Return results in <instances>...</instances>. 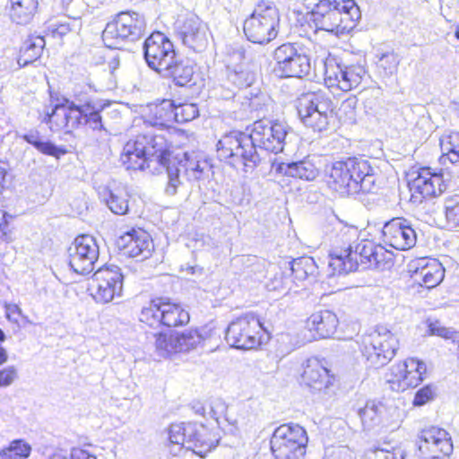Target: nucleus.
I'll use <instances>...</instances> for the list:
<instances>
[{"instance_id": "obj_1", "label": "nucleus", "mask_w": 459, "mask_h": 459, "mask_svg": "<svg viewBox=\"0 0 459 459\" xmlns=\"http://www.w3.org/2000/svg\"><path fill=\"white\" fill-rule=\"evenodd\" d=\"M170 131H146L127 140L119 155V161L126 170L144 171L159 168L168 173V188L175 193L180 177H189L198 170V164L187 157L177 144Z\"/></svg>"}, {"instance_id": "obj_2", "label": "nucleus", "mask_w": 459, "mask_h": 459, "mask_svg": "<svg viewBox=\"0 0 459 459\" xmlns=\"http://www.w3.org/2000/svg\"><path fill=\"white\" fill-rule=\"evenodd\" d=\"M358 238L359 230L354 226L343 225L336 233L328 255V266L333 274L385 267L393 263V252L368 238L354 244Z\"/></svg>"}, {"instance_id": "obj_3", "label": "nucleus", "mask_w": 459, "mask_h": 459, "mask_svg": "<svg viewBox=\"0 0 459 459\" xmlns=\"http://www.w3.org/2000/svg\"><path fill=\"white\" fill-rule=\"evenodd\" d=\"M167 434L165 446L171 456H177L183 449H186L204 458L216 448L220 441L215 424L204 418L172 422L168 426Z\"/></svg>"}, {"instance_id": "obj_4", "label": "nucleus", "mask_w": 459, "mask_h": 459, "mask_svg": "<svg viewBox=\"0 0 459 459\" xmlns=\"http://www.w3.org/2000/svg\"><path fill=\"white\" fill-rule=\"evenodd\" d=\"M308 15L316 31L337 37L351 32L361 18L355 0H317Z\"/></svg>"}, {"instance_id": "obj_5", "label": "nucleus", "mask_w": 459, "mask_h": 459, "mask_svg": "<svg viewBox=\"0 0 459 459\" xmlns=\"http://www.w3.org/2000/svg\"><path fill=\"white\" fill-rule=\"evenodd\" d=\"M372 168L368 160L348 157L333 162L325 173V183L333 192L342 196L359 194L362 183L370 176Z\"/></svg>"}, {"instance_id": "obj_6", "label": "nucleus", "mask_w": 459, "mask_h": 459, "mask_svg": "<svg viewBox=\"0 0 459 459\" xmlns=\"http://www.w3.org/2000/svg\"><path fill=\"white\" fill-rule=\"evenodd\" d=\"M358 349L368 368L379 369L397 355L400 340L397 334L390 329L377 325L369 333L359 337Z\"/></svg>"}, {"instance_id": "obj_7", "label": "nucleus", "mask_w": 459, "mask_h": 459, "mask_svg": "<svg viewBox=\"0 0 459 459\" xmlns=\"http://www.w3.org/2000/svg\"><path fill=\"white\" fill-rule=\"evenodd\" d=\"M139 322L150 329H176L186 326L190 314L179 302L168 297H154L143 306L139 314Z\"/></svg>"}, {"instance_id": "obj_8", "label": "nucleus", "mask_w": 459, "mask_h": 459, "mask_svg": "<svg viewBox=\"0 0 459 459\" xmlns=\"http://www.w3.org/2000/svg\"><path fill=\"white\" fill-rule=\"evenodd\" d=\"M280 22L281 14L275 4L262 0L244 20L243 33L249 42L266 45L277 38Z\"/></svg>"}, {"instance_id": "obj_9", "label": "nucleus", "mask_w": 459, "mask_h": 459, "mask_svg": "<svg viewBox=\"0 0 459 459\" xmlns=\"http://www.w3.org/2000/svg\"><path fill=\"white\" fill-rule=\"evenodd\" d=\"M262 317L255 312L243 313L232 319L226 329V339L240 350H259L270 340Z\"/></svg>"}, {"instance_id": "obj_10", "label": "nucleus", "mask_w": 459, "mask_h": 459, "mask_svg": "<svg viewBox=\"0 0 459 459\" xmlns=\"http://www.w3.org/2000/svg\"><path fill=\"white\" fill-rule=\"evenodd\" d=\"M367 75L366 67L359 63L344 65L332 54H328L324 60V85L333 94L341 95L357 89Z\"/></svg>"}, {"instance_id": "obj_11", "label": "nucleus", "mask_w": 459, "mask_h": 459, "mask_svg": "<svg viewBox=\"0 0 459 459\" xmlns=\"http://www.w3.org/2000/svg\"><path fill=\"white\" fill-rule=\"evenodd\" d=\"M308 441L304 427L291 422L282 423L270 437V451L274 459H306Z\"/></svg>"}, {"instance_id": "obj_12", "label": "nucleus", "mask_w": 459, "mask_h": 459, "mask_svg": "<svg viewBox=\"0 0 459 459\" xmlns=\"http://www.w3.org/2000/svg\"><path fill=\"white\" fill-rule=\"evenodd\" d=\"M216 155L221 161L231 166L240 162L245 168L251 169L260 160L247 134L238 130L230 131L221 136L216 143Z\"/></svg>"}, {"instance_id": "obj_13", "label": "nucleus", "mask_w": 459, "mask_h": 459, "mask_svg": "<svg viewBox=\"0 0 459 459\" xmlns=\"http://www.w3.org/2000/svg\"><path fill=\"white\" fill-rule=\"evenodd\" d=\"M296 108L303 124L315 132L326 130L336 116L332 100L314 92L300 95Z\"/></svg>"}, {"instance_id": "obj_14", "label": "nucleus", "mask_w": 459, "mask_h": 459, "mask_svg": "<svg viewBox=\"0 0 459 459\" xmlns=\"http://www.w3.org/2000/svg\"><path fill=\"white\" fill-rule=\"evenodd\" d=\"M145 22L136 12L122 11L107 23L102 40L108 48H119L126 41H134L144 33Z\"/></svg>"}, {"instance_id": "obj_15", "label": "nucleus", "mask_w": 459, "mask_h": 459, "mask_svg": "<svg viewBox=\"0 0 459 459\" xmlns=\"http://www.w3.org/2000/svg\"><path fill=\"white\" fill-rule=\"evenodd\" d=\"M427 375L426 363L416 358L407 357L393 364L385 372V382L397 393L405 392L420 385Z\"/></svg>"}, {"instance_id": "obj_16", "label": "nucleus", "mask_w": 459, "mask_h": 459, "mask_svg": "<svg viewBox=\"0 0 459 459\" xmlns=\"http://www.w3.org/2000/svg\"><path fill=\"white\" fill-rule=\"evenodd\" d=\"M248 139L254 149L259 148L269 153H279L284 148L288 133L287 125L279 119L255 120L248 127Z\"/></svg>"}, {"instance_id": "obj_17", "label": "nucleus", "mask_w": 459, "mask_h": 459, "mask_svg": "<svg viewBox=\"0 0 459 459\" xmlns=\"http://www.w3.org/2000/svg\"><path fill=\"white\" fill-rule=\"evenodd\" d=\"M124 275L113 266H101L89 278L88 291L97 302L107 304L123 294Z\"/></svg>"}, {"instance_id": "obj_18", "label": "nucleus", "mask_w": 459, "mask_h": 459, "mask_svg": "<svg viewBox=\"0 0 459 459\" xmlns=\"http://www.w3.org/2000/svg\"><path fill=\"white\" fill-rule=\"evenodd\" d=\"M275 70L281 77L301 78L311 69L310 58L292 43H283L273 51Z\"/></svg>"}, {"instance_id": "obj_19", "label": "nucleus", "mask_w": 459, "mask_h": 459, "mask_svg": "<svg viewBox=\"0 0 459 459\" xmlns=\"http://www.w3.org/2000/svg\"><path fill=\"white\" fill-rule=\"evenodd\" d=\"M411 197L420 202L441 195L447 187L442 170L429 166L420 167L409 180Z\"/></svg>"}, {"instance_id": "obj_20", "label": "nucleus", "mask_w": 459, "mask_h": 459, "mask_svg": "<svg viewBox=\"0 0 459 459\" xmlns=\"http://www.w3.org/2000/svg\"><path fill=\"white\" fill-rule=\"evenodd\" d=\"M144 57L149 67L162 74L173 64L178 54L173 43L163 33L157 31L144 41Z\"/></svg>"}, {"instance_id": "obj_21", "label": "nucleus", "mask_w": 459, "mask_h": 459, "mask_svg": "<svg viewBox=\"0 0 459 459\" xmlns=\"http://www.w3.org/2000/svg\"><path fill=\"white\" fill-rule=\"evenodd\" d=\"M116 247L122 255L139 261L151 258L155 250L152 236L140 227L122 233L116 240Z\"/></svg>"}, {"instance_id": "obj_22", "label": "nucleus", "mask_w": 459, "mask_h": 459, "mask_svg": "<svg viewBox=\"0 0 459 459\" xmlns=\"http://www.w3.org/2000/svg\"><path fill=\"white\" fill-rule=\"evenodd\" d=\"M453 449L452 438L445 429L430 426L421 430L418 450L422 459H446Z\"/></svg>"}, {"instance_id": "obj_23", "label": "nucleus", "mask_w": 459, "mask_h": 459, "mask_svg": "<svg viewBox=\"0 0 459 459\" xmlns=\"http://www.w3.org/2000/svg\"><path fill=\"white\" fill-rule=\"evenodd\" d=\"M78 103L64 99L62 103L56 104L52 112L47 114L44 122L48 124L49 129L53 132L65 130L70 133L82 124V120L86 122V114L84 113L82 100Z\"/></svg>"}, {"instance_id": "obj_24", "label": "nucleus", "mask_w": 459, "mask_h": 459, "mask_svg": "<svg viewBox=\"0 0 459 459\" xmlns=\"http://www.w3.org/2000/svg\"><path fill=\"white\" fill-rule=\"evenodd\" d=\"M300 378L303 385L317 392H325L336 382L335 374L328 362L316 357L307 359Z\"/></svg>"}, {"instance_id": "obj_25", "label": "nucleus", "mask_w": 459, "mask_h": 459, "mask_svg": "<svg viewBox=\"0 0 459 459\" xmlns=\"http://www.w3.org/2000/svg\"><path fill=\"white\" fill-rule=\"evenodd\" d=\"M177 33L184 45L200 51L208 45V25L197 15L188 14L178 21Z\"/></svg>"}, {"instance_id": "obj_26", "label": "nucleus", "mask_w": 459, "mask_h": 459, "mask_svg": "<svg viewBox=\"0 0 459 459\" xmlns=\"http://www.w3.org/2000/svg\"><path fill=\"white\" fill-rule=\"evenodd\" d=\"M384 242L397 250H409L417 241V234L403 218L395 217L385 223L382 229Z\"/></svg>"}, {"instance_id": "obj_27", "label": "nucleus", "mask_w": 459, "mask_h": 459, "mask_svg": "<svg viewBox=\"0 0 459 459\" xmlns=\"http://www.w3.org/2000/svg\"><path fill=\"white\" fill-rule=\"evenodd\" d=\"M339 324V317L335 312L319 309L307 317L304 329L311 340L328 339L336 333Z\"/></svg>"}, {"instance_id": "obj_28", "label": "nucleus", "mask_w": 459, "mask_h": 459, "mask_svg": "<svg viewBox=\"0 0 459 459\" xmlns=\"http://www.w3.org/2000/svg\"><path fill=\"white\" fill-rule=\"evenodd\" d=\"M414 283L426 289L439 285L445 277V269L436 259L419 258L410 269Z\"/></svg>"}, {"instance_id": "obj_29", "label": "nucleus", "mask_w": 459, "mask_h": 459, "mask_svg": "<svg viewBox=\"0 0 459 459\" xmlns=\"http://www.w3.org/2000/svg\"><path fill=\"white\" fill-rule=\"evenodd\" d=\"M162 75L171 79V81L181 87H192L197 84L201 79L200 68L197 64L190 59H178L173 61L168 71H164Z\"/></svg>"}, {"instance_id": "obj_30", "label": "nucleus", "mask_w": 459, "mask_h": 459, "mask_svg": "<svg viewBox=\"0 0 459 459\" xmlns=\"http://www.w3.org/2000/svg\"><path fill=\"white\" fill-rule=\"evenodd\" d=\"M175 101L171 100H162L156 103L148 105L145 113L146 121L154 126H160L161 128L166 127V130L160 129L159 132L170 131L173 133L172 139H174L177 132L168 127L169 124L175 122Z\"/></svg>"}, {"instance_id": "obj_31", "label": "nucleus", "mask_w": 459, "mask_h": 459, "mask_svg": "<svg viewBox=\"0 0 459 459\" xmlns=\"http://www.w3.org/2000/svg\"><path fill=\"white\" fill-rule=\"evenodd\" d=\"M108 195L106 203L110 211L118 215L126 214L129 212V203L135 202L130 192L124 186H114L108 189Z\"/></svg>"}, {"instance_id": "obj_32", "label": "nucleus", "mask_w": 459, "mask_h": 459, "mask_svg": "<svg viewBox=\"0 0 459 459\" xmlns=\"http://www.w3.org/2000/svg\"><path fill=\"white\" fill-rule=\"evenodd\" d=\"M45 45L46 41L43 37L31 36L28 38L20 49V55L17 59L19 66H26L39 59Z\"/></svg>"}, {"instance_id": "obj_33", "label": "nucleus", "mask_w": 459, "mask_h": 459, "mask_svg": "<svg viewBox=\"0 0 459 459\" xmlns=\"http://www.w3.org/2000/svg\"><path fill=\"white\" fill-rule=\"evenodd\" d=\"M440 146L443 150L438 158L442 166L455 165L459 163V133L450 132L440 139Z\"/></svg>"}, {"instance_id": "obj_34", "label": "nucleus", "mask_w": 459, "mask_h": 459, "mask_svg": "<svg viewBox=\"0 0 459 459\" xmlns=\"http://www.w3.org/2000/svg\"><path fill=\"white\" fill-rule=\"evenodd\" d=\"M10 17L18 24H25L34 15L39 1L38 0H10Z\"/></svg>"}, {"instance_id": "obj_35", "label": "nucleus", "mask_w": 459, "mask_h": 459, "mask_svg": "<svg viewBox=\"0 0 459 459\" xmlns=\"http://www.w3.org/2000/svg\"><path fill=\"white\" fill-rule=\"evenodd\" d=\"M85 235L78 236L68 248L69 265L77 274L84 275L86 272V245H84Z\"/></svg>"}, {"instance_id": "obj_36", "label": "nucleus", "mask_w": 459, "mask_h": 459, "mask_svg": "<svg viewBox=\"0 0 459 459\" xmlns=\"http://www.w3.org/2000/svg\"><path fill=\"white\" fill-rule=\"evenodd\" d=\"M154 349L160 359H169L179 354L175 335L171 333H157L155 334Z\"/></svg>"}, {"instance_id": "obj_37", "label": "nucleus", "mask_w": 459, "mask_h": 459, "mask_svg": "<svg viewBox=\"0 0 459 459\" xmlns=\"http://www.w3.org/2000/svg\"><path fill=\"white\" fill-rule=\"evenodd\" d=\"M22 138L28 143L33 145L40 152L59 158L66 153V150L52 143L51 142H44L40 139L39 132L37 130H30L22 135Z\"/></svg>"}, {"instance_id": "obj_38", "label": "nucleus", "mask_w": 459, "mask_h": 459, "mask_svg": "<svg viewBox=\"0 0 459 459\" xmlns=\"http://www.w3.org/2000/svg\"><path fill=\"white\" fill-rule=\"evenodd\" d=\"M279 169H284L285 175L305 180H313L317 175V169L313 163L307 160L281 164Z\"/></svg>"}, {"instance_id": "obj_39", "label": "nucleus", "mask_w": 459, "mask_h": 459, "mask_svg": "<svg viewBox=\"0 0 459 459\" xmlns=\"http://www.w3.org/2000/svg\"><path fill=\"white\" fill-rule=\"evenodd\" d=\"M290 270L293 279L302 281L315 275L316 264L311 256H301L291 262Z\"/></svg>"}, {"instance_id": "obj_40", "label": "nucleus", "mask_w": 459, "mask_h": 459, "mask_svg": "<svg viewBox=\"0 0 459 459\" xmlns=\"http://www.w3.org/2000/svg\"><path fill=\"white\" fill-rule=\"evenodd\" d=\"M179 353L188 352L203 341V336L197 328L174 333Z\"/></svg>"}, {"instance_id": "obj_41", "label": "nucleus", "mask_w": 459, "mask_h": 459, "mask_svg": "<svg viewBox=\"0 0 459 459\" xmlns=\"http://www.w3.org/2000/svg\"><path fill=\"white\" fill-rule=\"evenodd\" d=\"M199 108L195 103H175V122L187 123L199 117Z\"/></svg>"}, {"instance_id": "obj_42", "label": "nucleus", "mask_w": 459, "mask_h": 459, "mask_svg": "<svg viewBox=\"0 0 459 459\" xmlns=\"http://www.w3.org/2000/svg\"><path fill=\"white\" fill-rule=\"evenodd\" d=\"M30 453V446L21 441L15 440L12 442L9 447L2 450V459H26Z\"/></svg>"}, {"instance_id": "obj_43", "label": "nucleus", "mask_w": 459, "mask_h": 459, "mask_svg": "<svg viewBox=\"0 0 459 459\" xmlns=\"http://www.w3.org/2000/svg\"><path fill=\"white\" fill-rule=\"evenodd\" d=\"M436 396V387L431 384L425 385L415 393L412 400V405L416 407L422 406L433 401Z\"/></svg>"}, {"instance_id": "obj_44", "label": "nucleus", "mask_w": 459, "mask_h": 459, "mask_svg": "<svg viewBox=\"0 0 459 459\" xmlns=\"http://www.w3.org/2000/svg\"><path fill=\"white\" fill-rule=\"evenodd\" d=\"M427 333L429 335L438 336L443 339H452L454 341L458 333L451 331L438 320H429L427 323Z\"/></svg>"}, {"instance_id": "obj_45", "label": "nucleus", "mask_w": 459, "mask_h": 459, "mask_svg": "<svg viewBox=\"0 0 459 459\" xmlns=\"http://www.w3.org/2000/svg\"><path fill=\"white\" fill-rule=\"evenodd\" d=\"M445 216L451 226H459V195H455L447 200L445 206Z\"/></svg>"}, {"instance_id": "obj_46", "label": "nucleus", "mask_w": 459, "mask_h": 459, "mask_svg": "<svg viewBox=\"0 0 459 459\" xmlns=\"http://www.w3.org/2000/svg\"><path fill=\"white\" fill-rule=\"evenodd\" d=\"M362 459H403L402 455L394 450H386L380 448H372L367 450Z\"/></svg>"}, {"instance_id": "obj_47", "label": "nucleus", "mask_w": 459, "mask_h": 459, "mask_svg": "<svg viewBox=\"0 0 459 459\" xmlns=\"http://www.w3.org/2000/svg\"><path fill=\"white\" fill-rule=\"evenodd\" d=\"M358 100L356 97H350L344 100L340 107V118L353 120L356 116Z\"/></svg>"}, {"instance_id": "obj_48", "label": "nucleus", "mask_w": 459, "mask_h": 459, "mask_svg": "<svg viewBox=\"0 0 459 459\" xmlns=\"http://www.w3.org/2000/svg\"><path fill=\"white\" fill-rule=\"evenodd\" d=\"M12 218L8 212L0 211V238L7 243L13 241L12 232L8 229L9 219Z\"/></svg>"}, {"instance_id": "obj_49", "label": "nucleus", "mask_w": 459, "mask_h": 459, "mask_svg": "<svg viewBox=\"0 0 459 459\" xmlns=\"http://www.w3.org/2000/svg\"><path fill=\"white\" fill-rule=\"evenodd\" d=\"M48 31L52 37H63L67 34L70 30V27L65 22H62L56 20H50L48 24Z\"/></svg>"}, {"instance_id": "obj_50", "label": "nucleus", "mask_w": 459, "mask_h": 459, "mask_svg": "<svg viewBox=\"0 0 459 459\" xmlns=\"http://www.w3.org/2000/svg\"><path fill=\"white\" fill-rule=\"evenodd\" d=\"M17 369L13 366L6 367L0 370V387L11 385L17 378Z\"/></svg>"}, {"instance_id": "obj_51", "label": "nucleus", "mask_w": 459, "mask_h": 459, "mask_svg": "<svg viewBox=\"0 0 459 459\" xmlns=\"http://www.w3.org/2000/svg\"><path fill=\"white\" fill-rule=\"evenodd\" d=\"M91 243H88V262L91 265V271L94 269L95 264L99 260L100 250L99 246L94 238H91Z\"/></svg>"}, {"instance_id": "obj_52", "label": "nucleus", "mask_w": 459, "mask_h": 459, "mask_svg": "<svg viewBox=\"0 0 459 459\" xmlns=\"http://www.w3.org/2000/svg\"><path fill=\"white\" fill-rule=\"evenodd\" d=\"M9 165L3 160H0V194L8 186L10 180L8 178Z\"/></svg>"}, {"instance_id": "obj_53", "label": "nucleus", "mask_w": 459, "mask_h": 459, "mask_svg": "<svg viewBox=\"0 0 459 459\" xmlns=\"http://www.w3.org/2000/svg\"><path fill=\"white\" fill-rule=\"evenodd\" d=\"M88 127H91L93 130L102 128L101 117L99 112H88Z\"/></svg>"}, {"instance_id": "obj_54", "label": "nucleus", "mask_w": 459, "mask_h": 459, "mask_svg": "<svg viewBox=\"0 0 459 459\" xmlns=\"http://www.w3.org/2000/svg\"><path fill=\"white\" fill-rule=\"evenodd\" d=\"M22 313V309L15 304H11L6 307V317L13 322H18V318L15 315L21 316Z\"/></svg>"}, {"instance_id": "obj_55", "label": "nucleus", "mask_w": 459, "mask_h": 459, "mask_svg": "<svg viewBox=\"0 0 459 459\" xmlns=\"http://www.w3.org/2000/svg\"><path fill=\"white\" fill-rule=\"evenodd\" d=\"M85 451L82 449H73L71 452V458H67L66 456H61L59 454H55L52 456V459H86L84 456Z\"/></svg>"}, {"instance_id": "obj_56", "label": "nucleus", "mask_w": 459, "mask_h": 459, "mask_svg": "<svg viewBox=\"0 0 459 459\" xmlns=\"http://www.w3.org/2000/svg\"><path fill=\"white\" fill-rule=\"evenodd\" d=\"M257 262H258L257 257L255 255H243L242 259H241L242 265H244L246 267H251V266L256 264Z\"/></svg>"}, {"instance_id": "obj_57", "label": "nucleus", "mask_w": 459, "mask_h": 459, "mask_svg": "<svg viewBox=\"0 0 459 459\" xmlns=\"http://www.w3.org/2000/svg\"><path fill=\"white\" fill-rule=\"evenodd\" d=\"M7 352L5 349L0 346V365L4 364L7 360Z\"/></svg>"}, {"instance_id": "obj_58", "label": "nucleus", "mask_w": 459, "mask_h": 459, "mask_svg": "<svg viewBox=\"0 0 459 459\" xmlns=\"http://www.w3.org/2000/svg\"><path fill=\"white\" fill-rule=\"evenodd\" d=\"M453 342L456 344V355L459 360V333L455 335Z\"/></svg>"}, {"instance_id": "obj_59", "label": "nucleus", "mask_w": 459, "mask_h": 459, "mask_svg": "<svg viewBox=\"0 0 459 459\" xmlns=\"http://www.w3.org/2000/svg\"><path fill=\"white\" fill-rule=\"evenodd\" d=\"M5 340V334L3 332V330L0 328V342H4Z\"/></svg>"}, {"instance_id": "obj_60", "label": "nucleus", "mask_w": 459, "mask_h": 459, "mask_svg": "<svg viewBox=\"0 0 459 459\" xmlns=\"http://www.w3.org/2000/svg\"><path fill=\"white\" fill-rule=\"evenodd\" d=\"M455 36L459 40V25L455 29Z\"/></svg>"}, {"instance_id": "obj_61", "label": "nucleus", "mask_w": 459, "mask_h": 459, "mask_svg": "<svg viewBox=\"0 0 459 459\" xmlns=\"http://www.w3.org/2000/svg\"><path fill=\"white\" fill-rule=\"evenodd\" d=\"M88 459H96L95 456L88 455Z\"/></svg>"}]
</instances>
